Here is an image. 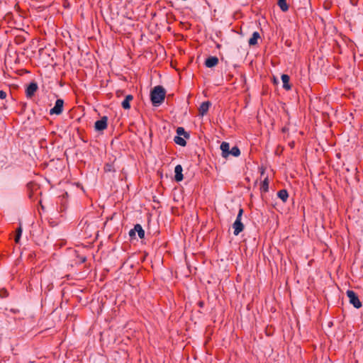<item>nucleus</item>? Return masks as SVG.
Masks as SVG:
<instances>
[{"instance_id": "1", "label": "nucleus", "mask_w": 363, "mask_h": 363, "mask_svg": "<svg viewBox=\"0 0 363 363\" xmlns=\"http://www.w3.org/2000/svg\"><path fill=\"white\" fill-rule=\"evenodd\" d=\"M166 96V90L162 86H155L150 91V100L154 106L163 103Z\"/></svg>"}, {"instance_id": "2", "label": "nucleus", "mask_w": 363, "mask_h": 363, "mask_svg": "<svg viewBox=\"0 0 363 363\" xmlns=\"http://www.w3.org/2000/svg\"><path fill=\"white\" fill-rule=\"evenodd\" d=\"M242 213L243 209L240 208L239 209L237 218L233 224V228L234 229L233 234L235 235H238L244 230V225L241 222Z\"/></svg>"}, {"instance_id": "3", "label": "nucleus", "mask_w": 363, "mask_h": 363, "mask_svg": "<svg viewBox=\"0 0 363 363\" xmlns=\"http://www.w3.org/2000/svg\"><path fill=\"white\" fill-rule=\"evenodd\" d=\"M346 294L349 298V302L355 308H360L362 307V302L360 301L357 294L352 290H347Z\"/></svg>"}, {"instance_id": "4", "label": "nucleus", "mask_w": 363, "mask_h": 363, "mask_svg": "<svg viewBox=\"0 0 363 363\" xmlns=\"http://www.w3.org/2000/svg\"><path fill=\"white\" fill-rule=\"evenodd\" d=\"M64 101L61 99H57L52 108L50 110V115H60L63 111Z\"/></svg>"}, {"instance_id": "5", "label": "nucleus", "mask_w": 363, "mask_h": 363, "mask_svg": "<svg viewBox=\"0 0 363 363\" xmlns=\"http://www.w3.org/2000/svg\"><path fill=\"white\" fill-rule=\"evenodd\" d=\"M38 89V84L35 82H31L26 89V96L28 99H31Z\"/></svg>"}, {"instance_id": "6", "label": "nucleus", "mask_w": 363, "mask_h": 363, "mask_svg": "<svg viewBox=\"0 0 363 363\" xmlns=\"http://www.w3.org/2000/svg\"><path fill=\"white\" fill-rule=\"evenodd\" d=\"M108 125L107 116H103L100 120L95 122L94 128L96 130L102 131L106 129Z\"/></svg>"}, {"instance_id": "7", "label": "nucleus", "mask_w": 363, "mask_h": 363, "mask_svg": "<svg viewBox=\"0 0 363 363\" xmlns=\"http://www.w3.org/2000/svg\"><path fill=\"white\" fill-rule=\"evenodd\" d=\"M182 167L181 164H177L174 168V179L176 182H179L183 180L184 176L182 174Z\"/></svg>"}, {"instance_id": "8", "label": "nucleus", "mask_w": 363, "mask_h": 363, "mask_svg": "<svg viewBox=\"0 0 363 363\" xmlns=\"http://www.w3.org/2000/svg\"><path fill=\"white\" fill-rule=\"evenodd\" d=\"M218 58L216 56H211L208 57L205 61V65L206 67L211 68L216 66L218 64Z\"/></svg>"}, {"instance_id": "9", "label": "nucleus", "mask_w": 363, "mask_h": 363, "mask_svg": "<svg viewBox=\"0 0 363 363\" xmlns=\"http://www.w3.org/2000/svg\"><path fill=\"white\" fill-rule=\"evenodd\" d=\"M211 105V103L208 101L203 102L199 108V115L203 116L206 114Z\"/></svg>"}, {"instance_id": "10", "label": "nucleus", "mask_w": 363, "mask_h": 363, "mask_svg": "<svg viewBox=\"0 0 363 363\" xmlns=\"http://www.w3.org/2000/svg\"><path fill=\"white\" fill-rule=\"evenodd\" d=\"M133 100V96L128 94L125 96V99L122 101L121 106L125 110L130 108V101Z\"/></svg>"}, {"instance_id": "11", "label": "nucleus", "mask_w": 363, "mask_h": 363, "mask_svg": "<svg viewBox=\"0 0 363 363\" xmlns=\"http://www.w3.org/2000/svg\"><path fill=\"white\" fill-rule=\"evenodd\" d=\"M220 150L223 157L226 158L230 155V145L228 143L223 142L220 145Z\"/></svg>"}, {"instance_id": "12", "label": "nucleus", "mask_w": 363, "mask_h": 363, "mask_svg": "<svg viewBox=\"0 0 363 363\" xmlns=\"http://www.w3.org/2000/svg\"><path fill=\"white\" fill-rule=\"evenodd\" d=\"M281 81L283 82V88L286 90H290L291 89V86L289 84L290 77L288 74H283L281 75Z\"/></svg>"}, {"instance_id": "13", "label": "nucleus", "mask_w": 363, "mask_h": 363, "mask_svg": "<svg viewBox=\"0 0 363 363\" xmlns=\"http://www.w3.org/2000/svg\"><path fill=\"white\" fill-rule=\"evenodd\" d=\"M260 38V35L257 31L252 33V37L249 39L248 43L250 46H254L257 44L258 39Z\"/></svg>"}, {"instance_id": "14", "label": "nucleus", "mask_w": 363, "mask_h": 363, "mask_svg": "<svg viewBox=\"0 0 363 363\" xmlns=\"http://www.w3.org/2000/svg\"><path fill=\"white\" fill-rule=\"evenodd\" d=\"M277 196L283 202H286L288 199L289 194L286 189H281L278 191Z\"/></svg>"}, {"instance_id": "15", "label": "nucleus", "mask_w": 363, "mask_h": 363, "mask_svg": "<svg viewBox=\"0 0 363 363\" xmlns=\"http://www.w3.org/2000/svg\"><path fill=\"white\" fill-rule=\"evenodd\" d=\"M134 230H136L140 239H143L145 238V230L143 229V227L140 224H135L134 226Z\"/></svg>"}, {"instance_id": "16", "label": "nucleus", "mask_w": 363, "mask_h": 363, "mask_svg": "<svg viewBox=\"0 0 363 363\" xmlns=\"http://www.w3.org/2000/svg\"><path fill=\"white\" fill-rule=\"evenodd\" d=\"M277 4L282 11L286 12L289 10V5L286 3V0H278Z\"/></svg>"}, {"instance_id": "17", "label": "nucleus", "mask_w": 363, "mask_h": 363, "mask_svg": "<svg viewBox=\"0 0 363 363\" xmlns=\"http://www.w3.org/2000/svg\"><path fill=\"white\" fill-rule=\"evenodd\" d=\"M174 141L176 144L181 145L182 147H184L186 145V142L185 139L179 135H177L174 137Z\"/></svg>"}, {"instance_id": "18", "label": "nucleus", "mask_w": 363, "mask_h": 363, "mask_svg": "<svg viewBox=\"0 0 363 363\" xmlns=\"http://www.w3.org/2000/svg\"><path fill=\"white\" fill-rule=\"evenodd\" d=\"M177 135H179V136L183 135L185 138H187V139L189 138V137H190L189 133L186 132L184 128L182 127L177 128Z\"/></svg>"}, {"instance_id": "19", "label": "nucleus", "mask_w": 363, "mask_h": 363, "mask_svg": "<svg viewBox=\"0 0 363 363\" xmlns=\"http://www.w3.org/2000/svg\"><path fill=\"white\" fill-rule=\"evenodd\" d=\"M260 190L263 192H267L269 191V180L267 177L262 182Z\"/></svg>"}, {"instance_id": "20", "label": "nucleus", "mask_w": 363, "mask_h": 363, "mask_svg": "<svg viewBox=\"0 0 363 363\" xmlns=\"http://www.w3.org/2000/svg\"><path fill=\"white\" fill-rule=\"evenodd\" d=\"M104 169L106 172H114L116 171L113 163H106Z\"/></svg>"}, {"instance_id": "21", "label": "nucleus", "mask_w": 363, "mask_h": 363, "mask_svg": "<svg viewBox=\"0 0 363 363\" xmlns=\"http://www.w3.org/2000/svg\"><path fill=\"white\" fill-rule=\"evenodd\" d=\"M230 155L234 156V157H238L240 155V151L238 147L234 146L232 147V149L230 150Z\"/></svg>"}, {"instance_id": "22", "label": "nucleus", "mask_w": 363, "mask_h": 363, "mask_svg": "<svg viewBox=\"0 0 363 363\" xmlns=\"http://www.w3.org/2000/svg\"><path fill=\"white\" fill-rule=\"evenodd\" d=\"M9 296V292L6 289H0V297L4 298Z\"/></svg>"}, {"instance_id": "23", "label": "nucleus", "mask_w": 363, "mask_h": 363, "mask_svg": "<svg viewBox=\"0 0 363 363\" xmlns=\"http://www.w3.org/2000/svg\"><path fill=\"white\" fill-rule=\"evenodd\" d=\"M22 231H23V229H22L21 225L20 224L19 227L16 230V235L21 236Z\"/></svg>"}, {"instance_id": "24", "label": "nucleus", "mask_w": 363, "mask_h": 363, "mask_svg": "<svg viewBox=\"0 0 363 363\" xmlns=\"http://www.w3.org/2000/svg\"><path fill=\"white\" fill-rule=\"evenodd\" d=\"M7 96V94L6 91L1 90L0 91V99H5Z\"/></svg>"}, {"instance_id": "25", "label": "nucleus", "mask_w": 363, "mask_h": 363, "mask_svg": "<svg viewBox=\"0 0 363 363\" xmlns=\"http://www.w3.org/2000/svg\"><path fill=\"white\" fill-rule=\"evenodd\" d=\"M135 233H136V230H134V228L131 229L130 231H129V236L131 238H134L135 237Z\"/></svg>"}, {"instance_id": "26", "label": "nucleus", "mask_w": 363, "mask_h": 363, "mask_svg": "<svg viewBox=\"0 0 363 363\" xmlns=\"http://www.w3.org/2000/svg\"><path fill=\"white\" fill-rule=\"evenodd\" d=\"M359 0H350V4L352 6H357Z\"/></svg>"}, {"instance_id": "27", "label": "nucleus", "mask_w": 363, "mask_h": 363, "mask_svg": "<svg viewBox=\"0 0 363 363\" xmlns=\"http://www.w3.org/2000/svg\"><path fill=\"white\" fill-rule=\"evenodd\" d=\"M21 237V236H18V235L15 236V242L16 244H18L20 242Z\"/></svg>"}, {"instance_id": "28", "label": "nucleus", "mask_w": 363, "mask_h": 363, "mask_svg": "<svg viewBox=\"0 0 363 363\" xmlns=\"http://www.w3.org/2000/svg\"><path fill=\"white\" fill-rule=\"evenodd\" d=\"M199 306H200L201 307H202V306H203V302H199Z\"/></svg>"}, {"instance_id": "29", "label": "nucleus", "mask_w": 363, "mask_h": 363, "mask_svg": "<svg viewBox=\"0 0 363 363\" xmlns=\"http://www.w3.org/2000/svg\"><path fill=\"white\" fill-rule=\"evenodd\" d=\"M82 261L84 262L86 261V257H84L83 259H82Z\"/></svg>"}, {"instance_id": "30", "label": "nucleus", "mask_w": 363, "mask_h": 363, "mask_svg": "<svg viewBox=\"0 0 363 363\" xmlns=\"http://www.w3.org/2000/svg\"><path fill=\"white\" fill-rule=\"evenodd\" d=\"M216 47H217L218 48H220V44H218V45H216Z\"/></svg>"}, {"instance_id": "31", "label": "nucleus", "mask_w": 363, "mask_h": 363, "mask_svg": "<svg viewBox=\"0 0 363 363\" xmlns=\"http://www.w3.org/2000/svg\"><path fill=\"white\" fill-rule=\"evenodd\" d=\"M286 43H287V45H288V46H290V44H289V43H288V41H286Z\"/></svg>"}, {"instance_id": "32", "label": "nucleus", "mask_w": 363, "mask_h": 363, "mask_svg": "<svg viewBox=\"0 0 363 363\" xmlns=\"http://www.w3.org/2000/svg\"><path fill=\"white\" fill-rule=\"evenodd\" d=\"M286 43H287V45H288V46H290V44H289V43H288V41H286Z\"/></svg>"}, {"instance_id": "33", "label": "nucleus", "mask_w": 363, "mask_h": 363, "mask_svg": "<svg viewBox=\"0 0 363 363\" xmlns=\"http://www.w3.org/2000/svg\"><path fill=\"white\" fill-rule=\"evenodd\" d=\"M286 43H287V45H288V46H290V44H289V43H288V41H286Z\"/></svg>"}]
</instances>
